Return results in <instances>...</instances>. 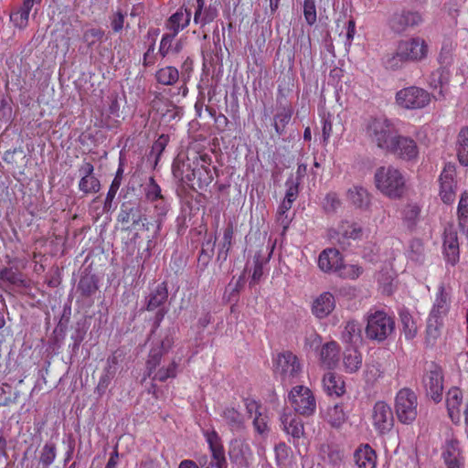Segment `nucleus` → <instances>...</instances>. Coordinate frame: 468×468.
<instances>
[{
	"label": "nucleus",
	"instance_id": "6ab92c4d",
	"mask_svg": "<svg viewBox=\"0 0 468 468\" xmlns=\"http://www.w3.org/2000/svg\"><path fill=\"white\" fill-rule=\"evenodd\" d=\"M243 404L246 409L247 418L253 417L252 425L255 432L261 437H266L270 428L268 425V417L261 411V404L250 398L243 399Z\"/></svg>",
	"mask_w": 468,
	"mask_h": 468
},
{
	"label": "nucleus",
	"instance_id": "0eeeda50",
	"mask_svg": "<svg viewBox=\"0 0 468 468\" xmlns=\"http://www.w3.org/2000/svg\"><path fill=\"white\" fill-rule=\"evenodd\" d=\"M395 322L384 311H375L367 316L366 335L370 340L382 342L394 331Z\"/></svg>",
	"mask_w": 468,
	"mask_h": 468
},
{
	"label": "nucleus",
	"instance_id": "c85d7f7f",
	"mask_svg": "<svg viewBox=\"0 0 468 468\" xmlns=\"http://www.w3.org/2000/svg\"><path fill=\"white\" fill-rule=\"evenodd\" d=\"M339 345L335 341L323 345L319 354L321 365L328 369L335 367L339 361Z\"/></svg>",
	"mask_w": 468,
	"mask_h": 468
},
{
	"label": "nucleus",
	"instance_id": "1a4fd4ad",
	"mask_svg": "<svg viewBox=\"0 0 468 468\" xmlns=\"http://www.w3.org/2000/svg\"><path fill=\"white\" fill-rule=\"evenodd\" d=\"M387 153L402 162L416 164L420 157V147L415 139L398 133Z\"/></svg>",
	"mask_w": 468,
	"mask_h": 468
},
{
	"label": "nucleus",
	"instance_id": "a19ab883",
	"mask_svg": "<svg viewBox=\"0 0 468 468\" xmlns=\"http://www.w3.org/2000/svg\"><path fill=\"white\" fill-rule=\"evenodd\" d=\"M179 79L178 69L172 66L159 69L155 73V80L158 83L165 86H172Z\"/></svg>",
	"mask_w": 468,
	"mask_h": 468
},
{
	"label": "nucleus",
	"instance_id": "7c9ffc66",
	"mask_svg": "<svg viewBox=\"0 0 468 468\" xmlns=\"http://www.w3.org/2000/svg\"><path fill=\"white\" fill-rule=\"evenodd\" d=\"M190 19L191 12L181 7L166 20L165 28L177 36L189 25Z\"/></svg>",
	"mask_w": 468,
	"mask_h": 468
},
{
	"label": "nucleus",
	"instance_id": "8fccbe9b",
	"mask_svg": "<svg viewBox=\"0 0 468 468\" xmlns=\"http://www.w3.org/2000/svg\"><path fill=\"white\" fill-rule=\"evenodd\" d=\"M346 420V415L344 411L343 405L336 404L328 410L327 420L333 427H340Z\"/></svg>",
	"mask_w": 468,
	"mask_h": 468
},
{
	"label": "nucleus",
	"instance_id": "bf43d9fd",
	"mask_svg": "<svg viewBox=\"0 0 468 468\" xmlns=\"http://www.w3.org/2000/svg\"><path fill=\"white\" fill-rule=\"evenodd\" d=\"M303 16L306 23L309 26H313L314 24H315L317 19L315 0H304Z\"/></svg>",
	"mask_w": 468,
	"mask_h": 468
},
{
	"label": "nucleus",
	"instance_id": "4be33fe9",
	"mask_svg": "<svg viewBox=\"0 0 468 468\" xmlns=\"http://www.w3.org/2000/svg\"><path fill=\"white\" fill-rule=\"evenodd\" d=\"M421 23V15L418 12L411 11L395 13L389 21L391 29L396 33H402L409 27H417Z\"/></svg>",
	"mask_w": 468,
	"mask_h": 468
},
{
	"label": "nucleus",
	"instance_id": "680f3d73",
	"mask_svg": "<svg viewBox=\"0 0 468 468\" xmlns=\"http://www.w3.org/2000/svg\"><path fill=\"white\" fill-rule=\"evenodd\" d=\"M420 213V208L417 204H409L403 211L404 219L408 223L409 227H412L416 224Z\"/></svg>",
	"mask_w": 468,
	"mask_h": 468
},
{
	"label": "nucleus",
	"instance_id": "72a5a7b5",
	"mask_svg": "<svg viewBox=\"0 0 468 468\" xmlns=\"http://www.w3.org/2000/svg\"><path fill=\"white\" fill-rule=\"evenodd\" d=\"M323 385L325 392L330 396L340 397L346 392L343 378L332 372H328L324 376Z\"/></svg>",
	"mask_w": 468,
	"mask_h": 468
},
{
	"label": "nucleus",
	"instance_id": "b1692460",
	"mask_svg": "<svg viewBox=\"0 0 468 468\" xmlns=\"http://www.w3.org/2000/svg\"><path fill=\"white\" fill-rule=\"evenodd\" d=\"M442 458L447 468H462L463 457L460 442L456 439L447 440L442 451Z\"/></svg>",
	"mask_w": 468,
	"mask_h": 468
},
{
	"label": "nucleus",
	"instance_id": "6e6552de",
	"mask_svg": "<svg viewBox=\"0 0 468 468\" xmlns=\"http://www.w3.org/2000/svg\"><path fill=\"white\" fill-rule=\"evenodd\" d=\"M288 400L294 411L300 415L309 417L316 410V399L308 387H293L288 394Z\"/></svg>",
	"mask_w": 468,
	"mask_h": 468
},
{
	"label": "nucleus",
	"instance_id": "5701e85b",
	"mask_svg": "<svg viewBox=\"0 0 468 468\" xmlns=\"http://www.w3.org/2000/svg\"><path fill=\"white\" fill-rule=\"evenodd\" d=\"M443 255L446 261L452 266L460 259L457 231L452 227L446 228L443 233Z\"/></svg>",
	"mask_w": 468,
	"mask_h": 468
},
{
	"label": "nucleus",
	"instance_id": "c756f323",
	"mask_svg": "<svg viewBox=\"0 0 468 468\" xmlns=\"http://www.w3.org/2000/svg\"><path fill=\"white\" fill-rule=\"evenodd\" d=\"M168 298V287L166 282L158 283L155 287L151 289L146 298V310L149 312L154 311L165 304Z\"/></svg>",
	"mask_w": 468,
	"mask_h": 468
},
{
	"label": "nucleus",
	"instance_id": "49530a36",
	"mask_svg": "<svg viewBox=\"0 0 468 468\" xmlns=\"http://www.w3.org/2000/svg\"><path fill=\"white\" fill-rule=\"evenodd\" d=\"M457 155L460 163L468 165V128L463 127L458 134Z\"/></svg>",
	"mask_w": 468,
	"mask_h": 468
},
{
	"label": "nucleus",
	"instance_id": "f257e3e1",
	"mask_svg": "<svg viewBox=\"0 0 468 468\" xmlns=\"http://www.w3.org/2000/svg\"><path fill=\"white\" fill-rule=\"evenodd\" d=\"M175 178L190 188L206 189L217 176V168L212 166V158L208 154L191 152L178 154L172 164Z\"/></svg>",
	"mask_w": 468,
	"mask_h": 468
},
{
	"label": "nucleus",
	"instance_id": "f03ea898",
	"mask_svg": "<svg viewBox=\"0 0 468 468\" xmlns=\"http://www.w3.org/2000/svg\"><path fill=\"white\" fill-rule=\"evenodd\" d=\"M363 132L370 144L386 153L398 133L394 123L385 116L367 119Z\"/></svg>",
	"mask_w": 468,
	"mask_h": 468
},
{
	"label": "nucleus",
	"instance_id": "f704fd0d",
	"mask_svg": "<svg viewBox=\"0 0 468 468\" xmlns=\"http://www.w3.org/2000/svg\"><path fill=\"white\" fill-rule=\"evenodd\" d=\"M450 309V296L445 291V288L441 284L436 292L435 301L432 309L430 313L431 315L439 316L444 318Z\"/></svg>",
	"mask_w": 468,
	"mask_h": 468
},
{
	"label": "nucleus",
	"instance_id": "58836bf2",
	"mask_svg": "<svg viewBox=\"0 0 468 468\" xmlns=\"http://www.w3.org/2000/svg\"><path fill=\"white\" fill-rule=\"evenodd\" d=\"M151 110L165 115L175 107L173 101L162 92L154 91L153 93V99L150 101Z\"/></svg>",
	"mask_w": 468,
	"mask_h": 468
},
{
	"label": "nucleus",
	"instance_id": "393cba45",
	"mask_svg": "<svg viewBox=\"0 0 468 468\" xmlns=\"http://www.w3.org/2000/svg\"><path fill=\"white\" fill-rule=\"evenodd\" d=\"M335 307V296L329 292H324L314 300L312 314L315 317L323 319L327 317L334 311Z\"/></svg>",
	"mask_w": 468,
	"mask_h": 468
},
{
	"label": "nucleus",
	"instance_id": "bb28decb",
	"mask_svg": "<svg viewBox=\"0 0 468 468\" xmlns=\"http://www.w3.org/2000/svg\"><path fill=\"white\" fill-rule=\"evenodd\" d=\"M343 259L335 249L324 250L318 258V267L324 272L337 271L342 267Z\"/></svg>",
	"mask_w": 468,
	"mask_h": 468
},
{
	"label": "nucleus",
	"instance_id": "052dcab7",
	"mask_svg": "<svg viewBox=\"0 0 468 468\" xmlns=\"http://www.w3.org/2000/svg\"><path fill=\"white\" fill-rule=\"evenodd\" d=\"M214 254V244H211L210 241L203 243L200 253L198 255V263L202 265L203 268H206L211 258Z\"/></svg>",
	"mask_w": 468,
	"mask_h": 468
},
{
	"label": "nucleus",
	"instance_id": "2eb2a0df",
	"mask_svg": "<svg viewBox=\"0 0 468 468\" xmlns=\"http://www.w3.org/2000/svg\"><path fill=\"white\" fill-rule=\"evenodd\" d=\"M443 381L441 367L436 363H431L423 376L422 382L427 395L435 402H440L442 399Z\"/></svg>",
	"mask_w": 468,
	"mask_h": 468
},
{
	"label": "nucleus",
	"instance_id": "0e129e2a",
	"mask_svg": "<svg viewBox=\"0 0 468 468\" xmlns=\"http://www.w3.org/2000/svg\"><path fill=\"white\" fill-rule=\"evenodd\" d=\"M11 389L12 388L8 384H3V386L0 387V407L9 406L10 404L15 403L16 401V399L19 394L18 392H16L15 397L11 398Z\"/></svg>",
	"mask_w": 468,
	"mask_h": 468
},
{
	"label": "nucleus",
	"instance_id": "864d4df0",
	"mask_svg": "<svg viewBox=\"0 0 468 468\" xmlns=\"http://www.w3.org/2000/svg\"><path fill=\"white\" fill-rule=\"evenodd\" d=\"M455 49V45L451 40H446L443 42L440 54L438 56L439 63L443 67H448L452 63V56L453 51Z\"/></svg>",
	"mask_w": 468,
	"mask_h": 468
},
{
	"label": "nucleus",
	"instance_id": "4d7b16f0",
	"mask_svg": "<svg viewBox=\"0 0 468 468\" xmlns=\"http://www.w3.org/2000/svg\"><path fill=\"white\" fill-rule=\"evenodd\" d=\"M341 200L335 192H329L324 198L323 208L326 213H335L341 207Z\"/></svg>",
	"mask_w": 468,
	"mask_h": 468
},
{
	"label": "nucleus",
	"instance_id": "3c124183",
	"mask_svg": "<svg viewBox=\"0 0 468 468\" xmlns=\"http://www.w3.org/2000/svg\"><path fill=\"white\" fill-rule=\"evenodd\" d=\"M101 189V182L95 176L81 177L79 182V190L85 195L96 194Z\"/></svg>",
	"mask_w": 468,
	"mask_h": 468
},
{
	"label": "nucleus",
	"instance_id": "603ef678",
	"mask_svg": "<svg viewBox=\"0 0 468 468\" xmlns=\"http://www.w3.org/2000/svg\"><path fill=\"white\" fill-rule=\"evenodd\" d=\"M56 456V445L52 442H47L41 450L39 463L43 467L49 468V466L54 463Z\"/></svg>",
	"mask_w": 468,
	"mask_h": 468
},
{
	"label": "nucleus",
	"instance_id": "9b49d317",
	"mask_svg": "<svg viewBox=\"0 0 468 468\" xmlns=\"http://www.w3.org/2000/svg\"><path fill=\"white\" fill-rule=\"evenodd\" d=\"M395 100L396 103L403 109L418 110L431 102V95L421 88L410 86L397 91Z\"/></svg>",
	"mask_w": 468,
	"mask_h": 468
},
{
	"label": "nucleus",
	"instance_id": "e2e57ef3",
	"mask_svg": "<svg viewBox=\"0 0 468 468\" xmlns=\"http://www.w3.org/2000/svg\"><path fill=\"white\" fill-rule=\"evenodd\" d=\"M340 276L345 279L356 280L363 273V268L356 264L343 265Z\"/></svg>",
	"mask_w": 468,
	"mask_h": 468
},
{
	"label": "nucleus",
	"instance_id": "9d476101",
	"mask_svg": "<svg viewBox=\"0 0 468 468\" xmlns=\"http://www.w3.org/2000/svg\"><path fill=\"white\" fill-rule=\"evenodd\" d=\"M417 396L410 388L400 389L395 399V411L398 420L404 424L412 423L417 418Z\"/></svg>",
	"mask_w": 468,
	"mask_h": 468
},
{
	"label": "nucleus",
	"instance_id": "ddd939ff",
	"mask_svg": "<svg viewBox=\"0 0 468 468\" xmlns=\"http://www.w3.org/2000/svg\"><path fill=\"white\" fill-rule=\"evenodd\" d=\"M203 435L208 444L211 460L208 463L200 461V465L203 468H227L225 449L219 434L215 430H211L204 431Z\"/></svg>",
	"mask_w": 468,
	"mask_h": 468
},
{
	"label": "nucleus",
	"instance_id": "09e8293b",
	"mask_svg": "<svg viewBox=\"0 0 468 468\" xmlns=\"http://www.w3.org/2000/svg\"><path fill=\"white\" fill-rule=\"evenodd\" d=\"M399 318L406 339H413L417 335V325L411 314L408 311H401Z\"/></svg>",
	"mask_w": 468,
	"mask_h": 468
},
{
	"label": "nucleus",
	"instance_id": "2f4dec72",
	"mask_svg": "<svg viewBox=\"0 0 468 468\" xmlns=\"http://www.w3.org/2000/svg\"><path fill=\"white\" fill-rule=\"evenodd\" d=\"M283 431L293 439H300L304 434V426L302 419L296 414L284 413L282 418Z\"/></svg>",
	"mask_w": 468,
	"mask_h": 468
},
{
	"label": "nucleus",
	"instance_id": "13d9d810",
	"mask_svg": "<svg viewBox=\"0 0 468 468\" xmlns=\"http://www.w3.org/2000/svg\"><path fill=\"white\" fill-rule=\"evenodd\" d=\"M104 37V31L101 28L87 29L83 33L82 40L88 48H92L97 42H100Z\"/></svg>",
	"mask_w": 468,
	"mask_h": 468
},
{
	"label": "nucleus",
	"instance_id": "f8f14e48",
	"mask_svg": "<svg viewBox=\"0 0 468 468\" xmlns=\"http://www.w3.org/2000/svg\"><path fill=\"white\" fill-rule=\"evenodd\" d=\"M118 221L122 224H132L133 228L141 227L144 230H150L151 227L155 229L154 215L149 220L139 205L131 203L122 204L118 214Z\"/></svg>",
	"mask_w": 468,
	"mask_h": 468
},
{
	"label": "nucleus",
	"instance_id": "412c9836",
	"mask_svg": "<svg viewBox=\"0 0 468 468\" xmlns=\"http://www.w3.org/2000/svg\"><path fill=\"white\" fill-rule=\"evenodd\" d=\"M174 341L170 335H166L163 340L157 343L155 346L150 349L148 358L145 363L146 375L151 377L155 369L160 366L163 356L172 346Z\"/></svg>",
	"mask_w": 468,
	"mask_h": 468
},
{
	"label": "nucleus",
	"instance_id": "6e6d98bb",
	"mask_svg": "<svg viewBox=\"0 0 468 468\" xmlns=\"http://www.w3.org/2000/svg\"><path fill=\"white\" fill-rule=\"evenodd\" d=\"M233 234H234L233 226H232V224H229L223 231L221 249L218 252V257H220L222 255V253L224 252V256H223L224 260H226L228 253L231 248Z\"/></svg>",
	"mask_w": 468,
	"mask_h": 468
},
{
	"label": "nucleus",
	"instance_id": "774afa93",
	"mask_svg": "<svg viewBox=\"0 0 468 468\" xmlns=\"http://www.w3.org/2000/svg\"><path fill=\"white\" fill-rule=\"evenodd\" d=\"M263 276V262L260 256L254 257V268L250 282V286H253L260 282Z\"/></svg>",
	"mask_w": 468,
	"mask_h": 468
},
{
	"label": "nucleus",
	"instance_id": "4c0bfd02",
	"mask_svg": "<svg viewBox=\"0 0 468 468\" xmlns=\"http://www.w3.org/2000/svg\"><path fill=\"white\" fill-rule=\"evenodd\" d=\"M361 325L357 321H348L342 332V340L350 345H356L362 341Z\"/></svg>",
	"mask_w": 468,
	"mask_h": 468
},
{
	"label": "nucleus",
	"instance_id": "a18cd8bd",
	"mask_svg": "<svg viewBox=\"0 0 468 468\" xmlns=\"http://www.w3.org/2000/svg\"><path fill=\"white\" fill-rule=\"evenodd\" d=\"M98 289V280L95 275L87 274L82 276L78 284V290L84 297L93 295Z\"/></svg>",
	"mask_w": 468,
	"mask_h": 468
},
{
	"label": "nucleus",
	"instance_id": "338daca9",
	"mask_svg": "<svg viewBox=\"0 0 468 468\" xmlns=\"http://www.w3.org/2000/svg\"><path fill=\"white\" fill-rule=\"evenodd\" d=\"M176 37V35H175L172 32L163 35L161 41H160V47H159V54L163 58H165L171 51L172 46H173V40Z\"/></svg>",
	"mask_w": 468,
	"mask_h": 468
},
{
	"label": "nucleus",
	"instance_id": "37998d69",
	"mask_svg": "<svg viewBox=\"0 0 468 468\" xmlns=\"http://www.w3.org/2000/svg\"><path fill=\"white\" fill-rule=\"evenodd\" d=\"M443 327V318L429 314L426 327V340L433 343L440 335Z\"/></svg>",
	"mask_w": 468,
	"mask_h": 468
},
{
	"label": "nucleus",
	"instance_id": "473e14b6",
	"mask_svg": "<svg viewBox=\"0 0 468 468\" xmlns=\"http://www.w3.org/2000/svg\"><path fill=\"white\" fill-rule=\"evenodd\" d=\"M35 0H23V4L10 14V20L16 27L24 29L28 25L29 14L34 5ZM40 2L41 0H37Z\"/></svg>",
	"mask_w": 468,
	"mask_h": 468
},
{
	"label": "nucleus",
	"instance_id": "f3484780",
	"mask_svg": "<svg viewBox=\"0 0 468 468\" xmlns=\"http://www.w3.org/2000/svg\"><path fill=\"white\" fill-rule=\"evenodd\" d=\"M372 425L376 431L384 435L391 431L394 425L392 410L385 401H377L372 409Z\"/></svg>",
	"mask_w": 468,
	"mask_h": 468
},
{
	"label": "nucleus",
	"instance_id": "dca6fc26",
	"mask_svg": "<svg viewBox=\"0 0 468 468\" xmlns=\"http://www.w3.org/2000/svg\"><path fill=\"white\" fill-rule=\"evenodd\" d=\"M362 235V227L348 220H342L336 228L327 229L328 239L343 246L349 244L350 240L359 239Z\"/></svg>",
	"mask_w": 468,
	"mask_h": 468
},
{
	"label": "nucleus",
	"instance_id": "39448f33",
	"mask_svg": "<svg viewBox=\"0 0 468 468\" xmlns=\"http://www.w3.org/2000/svg\"><path fill=\"white\" fill-rule=\"evenodd\" d=\"M375 183L384 195L398 198L405 190V178L401 172L392 165L381 166L375 173Z\"/></svg>",
	"mask_w": 468,
	"mask_h": 468
},
{
	"label": "nucleus",
	"instance_id": "79ce46f5",
	"mask_svg": "<svg viewBox=\"0 0 468 468\" xmlns=\"http://www.w3.org/2000/svg\"><path fill=\"white\" fill-rule=\"evenodd\" d=\"M347 197L351 203L359 208L367 207L370 197L368 192L361 186H354L347 192Z\"/></svg>",
	"mask_w": 468,
	"mask_h": 468
},
{
	"label": "nucleus",
	"instance_id": "7ed1b4c3",
	"mask_svg": "<svg viewBox=\"0 0 468 468\" xmlns=\"http://www.w3.org/2000/svg\"><path fill=\"white\" fill-rule=\"evenodd\" d=\"M429 46L420 37L400 40L398 43L395 54L388 59V67L396 69L405 62H418L427 58Z\"/></svg>",
	"mask_w": 468,
	"mask_h": 468
},
{
	"label": "nucleus",
	"instance_id": "cd10ccee",
	"mask_svg": "<svg viewBox=\"0 0 468 468\" xmlns=\"http://www.w3.org/2000/svg\"><path fill=\"white\" fill-rule=\"evenodd\" d=\"M197 7L194 14V23L200 27L212 23L218 16V8L209 5L205 6V0H196Z\"/></svg>",
	"mask_w": 468,
	"mask_h": 468
},
{
	"label": "nucleus",
	"instance_id": "aec40b11",
	"mask_svg": "<svg viewBox=\"0 0 468 468\" xmlns=\"http://www.w3.org/2000/svg\"><path fill=\"white\" fill-rule=\"evenodd\" d=\"M456 172L453 166L448 165L444 167L441 173L440 182V197L443 203L452 204L456 197Z\"/></svg>",
	"mask_w": 468,
	"mask_h": 468
},
{
	"label": "nucleus",
	"instance_id": "423d86ee",
	"mask_svg": "<svg viewBox=\"0 0 468 468\" xmlns=\"http://www.w3.org/2000/svg\"><path fill=\"white\" fill-rule=\"evenodd\" d=\"M144 193L146 200L154 204V222L155 224V230L153 237L154 238L161 231L170 205L162 195V189L154 176L149 177L148 183L144 186Z\"/></svg>",
	"mask_w": 468,
	"mask_h": 468
},
{
	"label": "nucleus",
	"instance_id": "4468645a",
	"mask_svg": "<svg viewBox=\"0 0 468 468\" xmlns=\"http://www.w3.org/2000/svg\"><path fill=\"white\" fill-rule=\"evenodd\" d=\"M446 408L453 423L468 420V402H463V391L459 388L452 387L446 393Z\"/></svg>",
	"mask_w": 468,
	"mask_h": 468
},
{
	"label": "nucleus",
	"instance_id": "5fc2aeb1",
	"mask_svg": "<svg viewBox=\"0 0 468 468\" xmlns=\"http://www.w3.org/2000/svg\"><path fill=\"white\" fill-rule=\"evenodd\" d=\"M291 452V448L284 442H280L275 446V461L278 467L282 468L287 465Z\"/></svg>",
	"mask_w": 468,
	"mask_h": 468
},
{
	"label": "nucleus",
	"instance_id": "a878e982",
	"mask_svg": "<svg viewBox=\"0 0 468 468\" xmlns=\"http://www.w3.org/2000/svg\"><path fill=\"white\" fill-rule=\"evenodd\" d=\"M356 468H377L378 455L376 451L367 443L361 444L353 455Z\"/></svg>",
	"mask_w": 468,
	"mask_h": 468
},
{
	"label": "nucleus",
	"instance_id": "de8ad7c7",
	"mask_svg": "<svg viewBox=\"0 0 468 468\" xmlns=\"http://www.w3.org/2000/svg\"><path fill=\"white\" fill-rule=\"evenodd\" d=\"M178 363L173 360L168 366L156 368L154 374L150 377L153 380L165 382L168 378H175L177 375Z\"/></svg>",
	"mask_w": 468,
	"mask_h": 468
},
{
	"label": "nucleus",
	"instance_id": "a211bd4d",
	"mask_svg": "<svg viewBox=\"0 0 468 468\" xmlns=\"http://www.w3.org/2000/svg\"><path fill=\"white\" fill-rule=\"evenodd\" d=\"M224 425L232 433H240L246 429L247 414H243L239 405L229 404L221 408L218 412Z\"/></svg>",
	"mask_w": 468,
	"mask_h": 468
},
{
	"label": "nucleus",
	"instance_id": "e433bc0d",
	"mask_svg": "<svg viewBox=\"0 0 468 468\" xmlns=\"http://www.w3.org/2000/svg\"><path fill=\"white\" fill-rule=\"evenodd\" d=\"M293 110L291 105H283L277 108V112L273 117V127L278 135L285 132V128L290 122Z\"/></svg>",
	"mask_w": 468,
	"mask_h": 468
},
{
	"label": "nucleus",
	"instance_id": "ea45409f",
	"mask_svg": "<svg viewBox=\"0 0 468 468\" xmlns=\"http://www.w3.org/2000/svg\"><path fill=\"white\" fill-rule=\"evenodd\" d=\"M0 280L16 286H26L24 275L17 268H0Z\"/></svg>",
	"mask_w": 468,
	"mask_h": 468
},
{
	"label": "nucleus",
	"instance_id": "69168bd1",
	"mask_svg": "<svg viewBox=\"0 0 468 468\" xmlns=\"http://www.w3.org/2000/svg\"><path fill=\"white\" fill-rule=\"evenodd\" d=\"M169 142V136L161 134L153 144L151 153L155 154L156 161L160 158Z\"/></svg>",
	"mask_w": 468,
	"mask_h": 468
},
{
	"label": "nucleus",
	"instance_id": "20e7f679",
	"mask_svg": "<svg viewBox=\"0 0 468 468\" xmlns=\"http://www.w3.org/2000/svg\"><path fill=\"white\" fill-rule=\"evenodd\" d=\"M273 375L283 386L296 382L303 372V365L298 356L291 351L279 353L272 359Z\"/></svg>",
	"mask_w": 468,
	"mask_h": 468
},
{
	"label": "nucleus",
	"instance_id": "c9c22d12",
	"mask_svg": "<svg viewBox=\"0 0 468 468\" xmlns=\"http://www.w3.org/2000/svg\"><path fill=\"white\" fill-rule=\"evenodd\" d=\"M362 354L356 347L346 348L343 355V366L346 373H356L362 366Z\"/></svg>",
	"mask_w": 468,
	"mask_h": 468
},
{
	"label": "nucleus",
	"instance_id": "c03bdc74",
	"mask_svg": "<svg viewBox=\"0 0 468 468\" xmlns=\"http://www.w3.org/2000/svg\"><path fill=\"white\" fill-rule=\"evenodd\" d=\"M458 220L462 231L468 237V191H464L458 204Z\"/></svg>",
	"mask_w": 468,
	"mask_h": 468
}]
</instances>
